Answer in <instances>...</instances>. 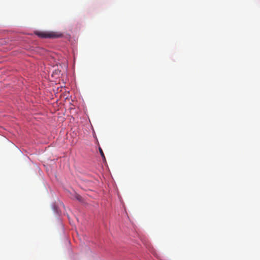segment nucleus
<instances>
[{"mask_svg":"<svg viewBox=\"0 0 260 260\" xmlns=\"http://www.w3.org/2000/svg\"><path fill=\"white\" fill-rule=\"evenodd\" d=\"M35 34L41 38H57L60 37L61 34L53 31H37Z\"/></svg>","mask_w":260,"mask_h":260,"instance_id":"nucleus-1","label":"nucleus"},{"mask_svg":"<svg viewBox=\"0 0 260 260\" xmlns=\"http://www.w3.org/2000/svg\"><path fill=\"white\" fill-rule=\"evenodd\" d=\"M73 198L74 199H75L76 200L79 201V202H82L83 200L82 197L80 195H79V194H78L77 193H75L74 194Z\"/></svg>","mask_w":260,"mask_h":260,"instance_id":"nucleus-2","label":"nucleus"},{"mask_svg":"<svg viewBox=\"0 0 260 260\" xmlns=\"http://www.w3.org/2000/svg\"><path fill=\"white\" fill-rule=\"evenodd\" d=\"M99 151H100V153L102 157H103V158L104 159H105V156L104 152L101 147H99Z\"/></svg>","mask_w":260,"mask_h":260,"instance_id":"nucleus-3","label":"nucleus"}]
</instances>
